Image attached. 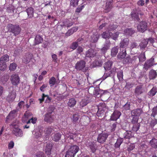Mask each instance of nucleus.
Masks as SVG:
<instances>
[{
  "label": "nucleus",
  "mask_w": 157,
  "mask_h": 157,
  "mask_svg": "<svg viewBox=\"0 0 157 157\" xmlns=\"http://www.w3.org/2000/svg\"><path fill=\"white\" fill-rule=\"evenodd\" d=\"M129 40L128 38H124L122 39L119 44V46L121 48H125L128 45Z\"/></svg>",
  "instance_id": "obj_11"
},
{
  "label": "nucleus",
  "mask_w": 157,
  "mask_h": 157,
  "mask_svg": "<svg viewBox=\"0 0 157 157\" xmlns=\"http://www.w3.org/2000/svg\"><path fill=\"white\" fill-rule=\"evenodd\" d=\"M56 82V79L54 77H52L49 79V83L51 85V86H53Z\"/></svg>",
  "instance_id": "obj_49"
},
{
  "label": "nucleus",
  "mask_w": 157,
  "mask_h": 157,
  "mask_svg": "<svg viewBox=\"0 0 157 157\" xmlns=\"http://www.w3.org/2000/svg\"><path fill=\"white\" fill-rule=\"evenodd\" d=\"M144 88L142 85L137 86L135 89V93L136 96H138L142 94L144 91Z\"/></svg>",
  "instance_id": "obj_12"
},
{
  "label": "nucleus",
  "mask_w": 157,
  "mask_h": 157,
  "mask_svg": "<svg viewBox=\"0 0 157 157\" xmlns=\"http://www.w3.org/2000/svg\"><path fill=\"white\" fill-rule=\"evenodd\" d=\"M7 67V64L6 63H0V70L2 71H5Z\"/></svg>",
  "instance_id": "obj_54"
},
{
  "label": "nucleus",
  "mask_w": 157,
  "mask_h": 157,
  "mask_svg": "<svg viewBox=\"0 0 157 157\" xmlns=\"http://www.w3.org/2000/svg\"><path fill=\"white\" fill-rule=\"evenodd\" d=\"M126 50L125 49L119 52L117 56V58L119 59H124L126 56Z\"/></svg>",
  "instance_id": "obj_30"
},
{
  "label": "nucleus",
  "mask_w": 157,
  "mask_h": 157,
  "mask_svg": "<svg viewBox=\"0 0 157 157\" xmlns=\"http://www.w3.org/2000/svg\"><path fill=\"white\" fill-rule=\"evenodd\" d=\"M140 126V124H133V126L132 128V130L134 132H137L139 129Z\"/></svg>",
  "instance_id": "obj_48"
},
{
  "label": "nucleus",
  "mask_w": 157,
  "mask_h": 157,
  "mask_svg": "<svg viewBox=\"0 0 157 157\" xmlns=\"http://www.w3.org/2000/svg\"><path fill=\"white\" fill-rule=\"evenodd\" d=\"M54 115L48 114L44 115V120L48 123H50L54 121Z\"/></svg>",
  "instance_id": "obj_14"
},
{
  "label": "nucleus",
  "mask_w": 157,
  "mask_h": 157,
  "mask_svg": "<svg viewBox=\"0 0 157 157\" xmlns=\"http://www.w3.org/2000/svg\"><path fill=\"white\" fill-rule=\"evenodd\" d=\"M149 0H139L137 2V5L138 6H143L144 4V2L147 3L149 2Z\"/></svg>",
  "instance_id": "obj_57"
},
{
  "label": "nucleus",
  "mask_w": 157,
  "mask_h": 157,
  "mask_svg": "<svg viewBox=\"0 0 157 157\" xmlns=\"http://www.w3.org/2000/svg\"><path fill=\"white\" fill-rule=\"evenodd\" d=\"M123 141V139L121 138H119L117 139V142L115 143L114 147L115 148H119Z\"/></svg>",
  "instance_id": "obj_42"
},
{
  "label": "nucleus",
  "mask_w": 157,
  "mask_h": 157,
  "mask_svg": "<svg viewBox=\"0 0 157 157\" xmlns=\"http://www.w3.org/2000/svg\"><path fill=\"white\" fill-rule=\"evenodd\" d=\"M9 76L7 75L2 76L0 80L3 84H5L8 80Z\"/></svg>",
  "instance_id": "obj_40"
},
{
  "label": "nucleus",
  "mask_w": 157,
  "mask_h": 157,
  "mask_svg": "<svg viewBox=\"0 0 157 157\" xmlns=\"http://www.w3.org/2000/svg\"><path fill=\"white\" fill-rule=\"evenodd\" d=\"M10 80L12 84L15 86L19 84L20 80L18 75L16 74H13L11 76Z\"/></svg>",
  "instance_id": "obj_5"
},
{
  "label": "nucleus",
  "mask_w": 157,
  "mask_h": 157,
  "mask_svg": "<svg viewBox=\"0 0 157 157\" xmlns=\"http://www.w3.org/2000/svg\"><path fill=\"white\" fill-rule=\"evenodd\" d=\"M111 43L109 40H106L103 45V46L101 49V51L103 53H105L109 49Z\"/></svg>",
  "instance_id": "obj_16"
},
{
  "label": "nucleus",
  "mask_w": 157,
  "mask_h": 157,
  "mask_svg": "<svg viewBox=\"0 0 157 157\" xmlns=\"http://www.w3.org/2000/svg\"><path fill=\"white\" fill-rule=\"evenodd\" d=\"M96 51H94L92 49H90L86 54V56L88 57H94L96 55Z\"/></svg>",
  "instance_id": "obj_24"
},
{
  "label": "nucleus",
  "mask_w": 157,
  "mask_h": 157,
  "mask_svg": "<svg viewBox=\"0 0 157 157\" xmlns=\"http://www.w3.org/2000/svg\"><path fill=\"white\" fill-rule=\"evenodd\" d=\"M52 129L50 127H48L46 128L44 130V133L45 136H49L52 131Z\"/></svg>",
  "instance_id": "obj_45"
},
{
  "label": "nucleus",
  "mask_w": 157,
  "mask_h": 157,
  "mask_svg": "<svg viewBox=\"0 0 157 157\" xmlns=\"http://www.w3.org/2000/svg\"><path fill=\"white\" fill-rule=\"evenodd\" d=\"M52 147V144L51 143H48L47 144L45 150L46 154L48 155H50Z\"/></svg>",
  "instance_id": "obj_35"
},
{
  "label": "nucleus",
  "mask_w": 157,
  "mask_h": 157,
  "mask_svg": "<svg viewBox=\"0 0 157 157\" xmlns=\"http://www.w3.org/2000/svg\"><path fill=\"white\" fill-rule=\"evenodd\" d=\"M61 135L59 133H56L52 134V140L56 142L59 140L61 137Z\"/></svg>",
  "instance_id": "obj_29"
},
{
  "label": "nucleus",
  "mask_w": 157,
  "mask_h": 157,
  "mask_svg": "<svg viewBox=\"0 0 157 157\" xmlns=\"http://www.w3.org/2000/svg\"><path fill=\"white\" fill-rule=\"evenodd\" d=\"M119 33H120L117 32L114 33H111L110 37L113 40H117V38L119 36Z\"/></svg>",
  "instance_id": "obj_46"
},
{
  "label": "nucleus",
  "mask_w": 157,
  "mask_h": 157,
  "mask_svg": "<svg viewBox=\"0 0 157 157\" xmlns=\"http://www.w3.org/2000/svg\"><path fill=\"white\" fill-rule=\"evenodd\" d=\"M117 25L116 24H113L112 25H110L109 26L108 28V31H113L115 30L117 28Z\"/></svg>",
  "instance_id": "obj_50"
},
{
  "label": "nucleus",
  "mask_w": 157,
  "mask_h": 157,
  "mask_svg": "<svg viewBox=\"0 0 157 157\" xmlns=\"http://www.w3.org/2000/svg\"><path fill=\"white\" fill-rule=\"evenodd\" d=\"M108 135L107 133H102L99 134L97 138V140L100 143H103L106 141Z\"/></svg>",
  "instance_id": "obj_9"
},
{
  "label": "nucleus",
  "mask_w": 157,
  "mask_h": 157,
  "mask_svg": "<svg viewBox=\"0 0 157 157\" xmlns=\"http://www.w3.org/2000/svg\"><path fill=\"white\" fill-rule=\"evenodd\" d=\"M17 110H13L11 111L8 115L6 117V122H7L8 120H11L14 118L17 115Z\"/></svg>",
  "instance_id": "obj_18"
},
{
  "label": "nucleus",
  "mask_w": 157,
  "mask_h": 157,
  "mask_svg": "<svg viewBox=\"0 0 157 157\" xmlns=\"http://www.w3.org/2000/svg\"><path fill=\"white\" fill-rule=\"evenodd\" d=\"M88 146L90 148L92 152L94 153L97 148V146L96 143L94 142H90L88 144Z\"/></svg>",
  "instance_id": "obj_23"
},
{
  "label": "nucleus",
  "mask_w": 157,
  "mask_h": 157,
  "mask_svg": "<svg viewBox=\"0 0 157 157\" xmlns=\"http://www.w3.org/2000/svg\"><path fill=\"white\" fill-rule=\"evenodd\" d=\"M76 103V101L75 98H71L69 100L67 103V105L69 106L72 107L75 106Z\"/></svg>",
  "instance_id": "obj_33"
},
{
  "label": "nucleus",
  "mask_w": 157,
  "mask_h": 157,
  "mask_svg": "<svg viewBox=\"0 0 157 157\" xmlns=\"http://www.w3.org/2000/svg\"><path fill=\"white\" fill-rule=\"evenodd\" d=\"M133 134L131 131H126L123 134L124 138L125 139H129L133 137Z\"/></svg>",
  "instance_id": "obj_32"
},
{
  "label": "nucleus",
  "mask_w": 157,
  "mask_h": 157,
  "mask_svg": "<svg viewBox=\"0 0 157 157\" xmlns=\"http://www.w3.org/2000/svg\"><path fill=\"white\" fill-rule=\"evenodd\" d=\"M79 148L78 146L76 145L71 146L68 149V151L71 152H73V154L75 155L78 151Z\"/></svg>",
  "instance_id": "obj_19"
},
{
  "label": "nucleus",
  "mask_w": 157,
  "mask_h": 157,
  "mask_svg": "<svg viewBox=\"0 0 157 157\" xmlns=\"http://www.w3.org/2000/svg\"><path fill=\"white\" fill-rule=\"evenodd\" d=\"M88 103V102L85 99H83L80 103V108H82L85 106Z\"/></svg>",
  "instance_id": "obj_53"
},
{
  "label": "nucleus",
  "mask_w": 157,
  "mask_h": 157,
  "mask_svg": "<svg viewBox=\"0 0 157 157\" xmlns=\"http://www.w3.org/2000/svg\"><path fill=\"white\" fill-rule=\"evenodd\" d=\"M140 11V10L139 9H136L135 8L133 9L131 12V15L132 18L135 20L139 21L140 19L138 15V13H137V11Z\"/></svg>",
  "instance_id": "obj_10"
},
{
  "label": "nucleus",
  "mask_w": 157,
  "mask_h": 157,
  "mask_svg": "<svg viewBox=\"0 0 157 157\" xmlns=\"http://www.w3.org/2000/svg\"><path fill=\"white\" fill-rule=\"evenodd\" d=\"M113 63L111 61H109L105 63L104 65V67L106 71L109 70L110 69Z\"/></svg>",
  "instance_id": "obj_34"
},
{
  "label": "nucleus",
  "mask_w": 157,
  "mask_h": 157,
  "mask_svg": "<svg viewBox=\"0 0 157 157\" xmlns=\"http://www.w3.org/2000/svg\"><path fill=\"white\" fill-rule=\"evenodd\" d=\"M143 111L140 109H137L133 110L131 112V114L133 116L138 117L142 113Z\"/></svg>",
  "instance_id": "obj_21"
},
{
  "label": "nucleus",
  "mask_w": 157,
  "mask_h": 157,
  "mask_svg": "<svg viewBox=\"0 0 157 157\" xmlns=\"http://www.w3.org/2000/svg\"><path fill=\"white\" fill-rule=\"evenodd\" d=\"M94 89L93 94L98 97H101L102 94L104 93L103 91L100 90L98 88H93Z\"/></svg>",
  "instance_id": "obj_22"
},
{
  "label": "nucleus",
  "mask_w": 157,
  "mask_h": 157,
  "mask_svg": "<svg viewBox=\"0 0 157 157\" xmlns=\"http://www.w3.org/2000/svg\"><path fill=\"white\" fill-rule=\"evenodd\" d=\"M100 35L98 34L97 33H95L91 36V41L93 42H96L98 40Z\"/></svg>",
  "instance_id": "obj_31"
},
{
  "label": "nucleus",
  "mask_w": 157,
  "mask_h": 157,
  "mask_svg": "<svg viewBox=\"0 0 157 157\" xmlns=\"http://www.w3.org/2000/svg\"><path fill=\"white\" fill-rule=\"evenodd\" d=\"M42 134V131L41 130H40L35 132V136L36 138H38L41 136Z\"/></svg>",
  "instance_id": "obj_56"
},
{
  "label": "nucleus",
  "mask_w": 157,
  "mask_h": 157,
  "mask_svg": "<svg viewBox=\"0 0 157 157\" xmlns=\"http://www.w3.org/2000/svg\"><path fill=\"white\" fill-rule=\"evenodd\" d=\"M136 58V57L134 56L132 58V59L129 56H128L127 57L125 58L123 60V63H132V59L133 60L135 59Z\"/></svg>",
  "instance_id": "obj_36"
},
{
  "label": "nucleus",
  "mask_w": 157,
  "mask_h": 157,
  "mask_svg": "<svg viewBox=\"0 0 157 157\" xmlns=\"http://www.w3.org/2000/svg\"><path fill=\"white\" fill-rule=\"evenodd\" d=\"M157 76L156 72L153 69L151 70L149 72V77L150 79L155 78Z\"/></svg>",
  "instance_id": "obj_25"
},
{
  "label": "nucleus",
  "mask_w": 157,
  "mask_h": 157,
  "mask_svg": "<svg viewBox=\"0 0 157 157\" xmlns=\"http://www.w3.org/2000/svg\"><path fill=\"white\" fill-rule=\"evenodd\" d=\"M111 35V32H104L101 34L102 37L103 38L106 39L107 38L109 39Z\"/></svg>",
  "instance_id": "obj_44"
},
{
  "label": "nucleus",
  "mask_w": 157,
  "mask_h": 157,
  "mask_svg": "<svg viewBox=\"0 0 157 157\" xmlns=\"http://www.w3.org/2000/svg\"><path fill=\"white\" fill-rule=\"evenodd\" d=\"M8 31L11 32L14 36H16L19 34L21 30V29L19 25H13L9 24L8 26Z\"/></svg>",
  "instance_id": "obj_2"
},
{
  "label": "nucleus",
  "mask_w": 157,
  "mask_h": 157,
  "mask_svg": "<svg viewBox=\"0 0 157 157\" xmlns=\"http://www.w3.org/2000/svg\"><path fill=\"white\" fill-rule=\"evenodd\" d=\"M43 40V38L39 35L36 36L34 41V45L38 44L41 43Z\"/></svg>",
  "instance_id": "obj_20"
},
{
  "label": "nucleus",
  "mask_w": 157,
  "mask_h": 157,
  "mask_svg": "<svg viewBox=\"0 0 157 157\" xmlns=\"http://www.w3.org/2000/svg\"><path fill=\"white\" fill-rule=\"evenodd\" d=\"M86 62L85 61L80 60L76 62L75 68L78 71L86 72L88 70V68L86 67Z\"/></svg>",
  "instance_id": "obj_1"
},
{
  "label": "nucleus",
  "mask_w": 157,
  "mask_h": 157,
  "mask_svg": "<svg viewBox=\"0 0 157 157\" xmlns=\"http://www.w3.org/2000/svg\"><path fill=\"white\" fill-rule=\"evenodd\" d=\"M138 57L140 62H143L146 59L145 54L144 52L141 53L139 55Z\"/></svg>",
  "instance_id": "obj_38"
},
{
  "label": "nucleus",
  "mask_w": 157,
  "mask_h": 157,
  "mask_svg": "<svg viewBox=\"0 0 157 157\" xmlns=\"http://www.w3.org/2000/svg\"><path fill=\"white\" fill-rule=\"evenodd\" d=\"M157 92L156 89L155 88L153 87L152 89L148 93V94L150 96H153Z\"/></svg>",
  "instance_id": "obj_47"
},
{
  "label": "nucleus",
  "mask_w": 157,
  "mask_h": 157,
  "mask_svg": "<svg viewBox=\"0 0 157 157\" xmlns=\"http://www.w3.org/2000/svg\"><path fill=\"white\" fill-rule=\"evenodd\" d=\"M16 96L15 93L12 91L10 93L6 98V100L9 102H12L14 101Z\"/></svg>",
  "instance_id": "obj_17"
},
{
  "label": "nucleus",
  "mask_w": 157,
  "mask_h": 157,
  "mask_svg": "<svg viewBox=\"0 0 157 157\" xmlns=\"http://www.w3.org/2000/svg\"><path fill=\"white\" fill-rule=\"evenodd\" d=\"M113 0H107L105 6V11L108 12L110 11L112 8Z\"/></svg>",
  "instance_id": "obj_13"
},
{
  "label": "nucleus",
  "mask_w": 157,
  "mask_h": 157,
  "mask_svg": "<svg viewBox=\"0 0 157 157\" xmlns=\"http://www.w3.org/2000/svg\"><path fill=\"white\" fill-rule=\"evenodd\" d=\"M33 54L31 53L28 52L26 53L22 58L23 62L25 64L29 63L33 59Z\"/></svg>",
  "instance_id": "obj_8"
},
{
  "label": "nucleus",
  "mask_w": 157,
  "mask_h": 157,
  "mask_svg": "<svg viewBox=\"0 0 157 157\" xmlns=\"http://www.w3.org/2000/svg\"><path fill=\"white\" fill-rule=\"evenodd\" d=\"M157 114V105L153 108L152 109V113L151 116L154 117Z\"/></svg>",
  "instance_id": "obj_58"
},
{
  "label": "nucleus",
  "mask_w": 157,
  "mask_h": 157,
  "mask_svg": "<svg viewBox=\"0 0 157 157\" xmlns=\"http://www.w3.org/2000/svg\"><path fill=\"white\" fill-rule=\"evenodd\" d=\"M134 84L132 82H127L126 83L124 88L127 90H129L133 87Z\"/></svg>",
  "instance_id": "obj_51"
},
{
  "label": "nucleus",
  "mask_w": 157,
  "mask_h": 157,
  "mask_svg": "<svg viewBox=\"0 0 157 157\" xmlns=\"http://www.w3.org/2000/svg\"><path fill=\"white\" fill-rule=\"evenodd\" d=\"M121 112L117 110H115L111 116L110 119L112 121H116L121 116Z\"/></svg>",
  "instance_id": "obj_15"
},
{
  "label": "nucleus",
  "mask_w": 157,
  "mask_h": 157,
  "mask_svg": "<svg viewBox=\"0 0 157 157\" xmlns=\"http://www.w3.org/2000/svg\"><path fill=\"white\" fill-rule=\"evenodd\" d=\"M118 50V48L117 47H114L111 50V55L112 56H115L117 54Z\"/></svg>",
  "instance_id": "obj_43"
},
{
  "label": "nucleus",
  "mask_w": 157,
  "mask_h": 157,
  "mask_svg": "<svg viewBox=\"0 0 157 157\" xmlns=\"http://www.w3.org/2000/svg\"><path fill=\"white\" fill-rule=\"evenodd\" d=\"M79 118L78 116L76 114H74L73 116V121L74 123L76 122Z\"/></svg>",
  "instance_id": "obj_63"
},
{
  "label": "nucleus",
  "mask_w": 157,
  "mask_h": 157,
  "mask_svg": "<svg viewBox=\"0 0 157 157\" xmlns=\"http://www.w3.org/2000/svg\"><path fill=\"white\" fill-rule=\"evenodd\" d=\"M138 120L139 118L138 117H133L131 121V123L133 124H140L138 122Z\"/></svg>",
  "instance_id": "obj_61"
},
{
  "label": "nucleus",
  "mask_w": 157,
  "mask_h": 157,
  "mask_svg": "<svg viewBox=\"0 0 157 157\" xmlns=\"http://www.w3.org/2000/svg\"><path fill=\"white\" fill-rule=\"evenodd\" d=\"M9 60V56L7 54L3 55L0 58V63H6Z\"/></svg>",
  "instance_id": "obj_28"
},
{
  "label": "nucleus",
  "mask_w": 157,
  "mask_h": 157,
  "mask_svg": "<svg viewBox=\"0 0 157 157\" xmlns=\"http://www.w3.org/2000/svg\"><path fill=\"white\" fill-rule=\"evenodd\" d=\"M17 126V123H13L10 125L11 128L13 129V133L17 136H23V132L22 130L18 128L15 127Z\"/></svg>",
  "instance_id": "obj_3"
},
{
  "label": "nucleus",
  "mask_w": 157,
  "mask_h": 157,
  "mask_svg": "<svg viewBox=\"0 0 157 157\" xmlns=\"http://www.w3.org/2000/svg\"><path fill=\"white\" fill-rule=\"evenodd\" d=\"M46 98L45 102L46 103H48L50 102L51 100V98H49L48 95H45L44 94H43L42 98L41 99H39L40 101V103H41Z\"/></svg>",
  "instance_id": "obj_26"
},
{
  "label": "nucleus",
  "mask_w": 157,
  "mask_h": 157,
  "mask_svg": "<svg viewBox=\"0 0 157 157\" xmlns=\"http://www.w3.org/2000/svg\"><path fill=\"white\" fill-rule=\"evenodd\" d=\"M150 144L152 147L156 148L157 147V139H152L150 142Z\"/></svg>",
  "instance_id": "obj_39"
},
{
  "label": "nucleus",
  "mask_w": 157,
  "mask_h": 157,
  "mask_svg": "<svg viewBox=\"0 0 157 157\" xmlns=\"http://www.w3.org/2000/svg\"><path fill=\"white\" fill-rule=\"evenodd\" d=\"M117 77L120 81H121L123 79V74L122 71L119 72L117 74Z\"/></svg>",
  "instance_id": "obj_60"
},
{
  "label": "nucleus",
  "mask_w": 157,
  "mask_h": 157,
  "mask_svg": "<svg viewBox=\"0 0 157 157\" xmlns=\"http://www.w3.org/2000/svg\"><path fill=\"white\" fill-rule=\"evenodd\" d=\"M98 111L96 113V115L98 117L103 116L105 110V105L104 103H101L97 106Z\"/></svg>",
  "instance_id": "obj_4"
},
{
  "label": "nucleus",
  "mask_w": 157,
  "mask_h": 157,
  "mask_svg": "<svg viewBox=\"0 0 157 157\" xmlns=\"http://www.w3.org/2000/svg\"><path fill=\"white\" fill-rule=\"evenodd\" d=\"M137 28L139 31L143 33L147 29V24L146 21H142L138 25Z\"/></svg>",
  "instance_id": "obj_7"
},
{
  "label": "nucleus",
  "mask_w": 157,
  "mask_h": 157,
  "mask_svg": "<svg viewBox=\"0 0 157 157\" xmlns=\"http://www.w3.org/2000/svg\"><path fill=\"white\" fill-rule=\"evenodd\" d=\"M154 64H154V58L152 57L145 62L144 65L143 69L144 70L147 71Z\"/></svg>",
  "instance_id": "obj_6"
},
{
  "label": "nucleus",
  "mask_w": 157,
  "mask_h": 157,
  "mask_svg": "<svg viewBox=\"0 0 157 157\" xmlns=\"http://www.w3.org/2000/svg\"><path fill=\"white\" fill-rule=\"evenodd\" d=\"M54 109L55 107L53 106H50L48 109V113L46 114L52 115V114L53 112Z\"/></svg>",
  "instance_id": "obj_55"
},
{
  "label": "nucleus",
  "mask_w": 157,
  "mask_h": 157,
  "mask_svg": "<svg viewBox=\"0 0 157 157\" xmlns=\"http://www.w3.org/2000/svg\"><path fill=\"white\" fill-rule=\"evenodd\" d=\"M35 157H46V156L43 152H39L36 153Z\"/></svg>",
  "instance_id": "obj_62"
},
{
  "label": "nucleus",
  "mask_w": 157,
  "mask_h": 157,
  "mask_svg": "<svg viewBox=\"0 0 157 157\" xmlns=\"http://www.w3.org/2000/svg\"><path fill=\"white\" fill-rule=\"evenodd\" d=\"M147 44L148 40L144 39L140 43L139 46L141 49H144L146 47Z\"/></svg>",
  "instance_id": "obj_41"
},
{
  "label": "nucleus",
  "mask_w": 157,
  "mask_h": 157,
  "mask_svg": "<svg viewBox=\"0 0 157 157\" xmlns=\"http://www.w3.org/2000/svg\"><path fill=\"white\" fill-rule=\"evenodd\" d=\"M124 32L126 35L131 36L134 33L135 31L132 29H127Z\"/></svg>",
  "instance_id": "obj_37"
},
{
  "label": "nucleus",
  "mask_w": 157,
  "mask_h": 157,
  "mask_svg": "<svg viewBox=\"0 0 157 157\" xmlns=\"http://www.w3.org/2000/svg\"><path fill=\"white\" fill-rule=\"evenodd\" d=\"M26 11L29 18H30L33 17L34 12V10L33 8L32 7L28 8L26 9Z\"/></svg>",
  "instance_id": "obj_27"
},
{
  "label": "nucleus",
  "mask_w": 157,
  "mask_h": 157,
  "mask_svg": "<svg viewBox=\"0 0 157 157\" xmlns=\"http://www.w3.org/2000/svg\"><path fill=\"white\" fill-rule=\"evenodd\" d=\"M75 155L69 151H67L66 152V155L65 157H74Z\"/></svg>",
  "instance_id": "obj_64"
},
{
  "label": "nucleus",
  "mask_w": 157,
  "mask_h": 157,
  "mask_svg": "<svg viewBox=\"0 0 157 157\" xmlns=\"http://www.w3.org/2000/svg\"><path fill=\"white\" fill-rule=\"evenodd\" d=\"M78 44L76 42H73L71 45L70 48L72 49L73 50L75 49L78 47Z\"/></svg>",
  "instance_id": "obj_59"
},
{
  "label": "nucleus",
  "mask_w": 157,
  "mask_h": 157,
  "mask_svg": "<svg viewBox=\"0 0 157 157\" xmlns=\"http://www.w3.org/2000/svg\"><path fill=\"white\" fill-rule=\"evenodd\" d=\"M17 67V64L15 63H11L9 67V69L10 71H14Z\"/></svg>",
  "instance_id": "obj_52"
}]
</instances>
